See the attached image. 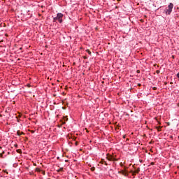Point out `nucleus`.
Masks as SVG:
<instances>
[{
	"label": "nucleus",
	"mask_w": 179,
	"mask_h": 179,
	"mask_svg": "<svg viewBox=\"0 0 179 179\" xmlns=\"http://www.w3.org/2000/svg\"><path fill=\"white\" fill-rule=\"evenodd\" d=\"M17 153H22V150H17Z\"/></svg>",
	"instance_id": "obj_13"
},
{
	"label": "nucleus",
	"mask_w": 179,
	"mask_h": 179,
	"mask_svg": "<svg viewBox=\"0 0 179 179\" xmlns=\"http://www.w3.org/2000/svg\"><path fill=\"white\" fill-rule=\"evenodd\" d=\"M63 170H64V168H60L57 171H63Z\"/></svg>",
	"instance_id": "obj_12"
},
{
	"label": "nucleus",
	"mask_w": 179,
	"mask_h": 179,
	"mask_svg": "<svg viewBox=\"0 0 179 179\" xmlns=\"http://www.w3.org/2000/svg\"><path fill=\"white\" fill-rule=\"evenodd\" d=\"M173 7H174V5L173 4V3H171L168 6V9H166V13L168 14V15H170V13H171V12H173Z\"/></svg>",
	"instance_id": "obj_2"
},
{
	"label": "nucleus",
	"mask_w": 179,
	"mask_h": 179,
	"mask_svg": "<svg viewBox=\"0 0 179 179\" xmlns=\"http://www.w3.org/2000/svg\"><path fill=\"white\" fill-rule=\"evenodd\" d=\"M101 163L102 164H105L106 166L108 165V164H107V162H106V161H104V159H101Z\"/></svg>",
	"instance_id": "obj_6"
},
{
	"label": "nucleus",
	"mask_w": 179,
	"mask_h": 179,
	"mask_svg": "<svg viewBox=\"0 0 179 179\" xmlns=\"http://www.w3.org/2000/svg\"><path fill=\"white\" fill-rule=\"evenodd\" d=\"M64 17V15L61 13H57V17H54V22H56V20H58L59 23H62V17Z\"/></svg>",
	"instance_id": "obj_1"
},
{
	"label": "nucleus",
	"mask_w": 179,
	"mask_h": 179,
	"mask_svg": "<svg viewBox=\"0 0 179 179\" xmlns=\"http://www.w3.org/2000/svg\"><path fill=\"white\" fill-rule=\"evenodd\" d=\"M108 160H109L110 162H117V159L114 158L112 156L108 157H107Z\"/></svg>",
	"instance_id": "obj_3"
},
{
	"label": "nucleus",
	"mask_w": 179,
	"mask_h": 179,
	"mask_svg": "<svg viewBox=\"0 0 179 179\" xmlns=\"http://www.w3.org/2000/svg\"><path fill=\"white\" fill-rule=\"evenodd\" d=\"M139 171H141V169L138 168V169L136 170L135 173H139Z\"/></svg>",
	"instance_id": "obj_9"
},
{
	"label": "nucleus",
	"mask_w": 179,
	"mask_h": 179,
	"mask_svg": "<svg viewBox=\"0 0 179 179\" xmlns=\"http://www.w3.org/2000/svg\"><path fill=\"white\" fill-rule=\"evenodd\" d=\"M138 86L141 87V85L138 83Z\"/></svg>",
	"instance_id": "obj_18"
},
{
	"label": "nucleus",
	"mask_w": 179,
	"mask_h": 179,
	"mask_svg": "<svg viewBox=\"0 0 179 179\" xmlns=\"http://www.w3.org/2000/svg\"><path fill=\"white\" fill-rule=\"evenodd\" d=\"M31 134H34V131H33V130L31 131Z\"/></svg>",
	"instance_id": "obj_17"
},
{
	"label": "nucleus",
	"mask_w": 179,
	"mask_h": 179,
	"mask_svg": "<svg viewBox=\"0 0 179 179\" xmlns=\"http://www.w3.org/2000/svg\"><path fill=\"white\" fill-rule=\"evenodd\" d=\"M117 1H120V0H117Z\"/></svg>",
	"instance_id": "obj_20"
},
{
	"label": "nucleus",
	"mask_w": 179,
	"mask_h": 179,
	"mask_svg": "<svg viewBox=\"0 0 179 179\" xmlns=\"http://www.w3.org/2000/svg\"><path fill=\"white\" fill-rule=\"evenodd\" d=\"M17 134L18 135V136H20V135H23L24 133H23L22 131H17Z\"/></svg>",
	"instance_id": "obj_5"
},
{
	"label": "nucleus",
	"mask_w": 179,
	"mask_h": 179,
	"mask_svg": "<svg viewBox=\"0 0 179 179\" xmlns=\"http://www.w3.org/2000/svg\"><path fill=\"white\" fill-rule=\"evenodd\" d=\"M76 145H78V143H76Z\"/></svg>",
	"instance_id": "obj_19"
},
{
	"label": "nucleus",
	"mask_w": 179,
	"mask_h": 179,
	"mask_svg": "<svg viewBox=\"0 0 179 179\" xmlns=\"http://www.w3.org/2000/svg\"><path fill=\"white\" fill-rule=\"evenodd\" d=\"M86 51L90 55H92V52L90 50H87Z\"/></svg>",
	"instance_id": "obj_7"
},
{
	"label": "nucleus",
	"mask_w": 179,
	"mask_h": 179,
	"mask_svg": "<svg viewBox=\"0 0 179 179\" xmlns=\"http://www.w3.org/2000/svg\"><path fill=\"white\" fill-rule=\"evenodd\" d=\"M94 170H96V168H94V167L91 168V171H94Z\"/></svg>",
	"instance_id": "obj_11"
},
{
	"label": "nucleus",
	"mask_w": 179,
	"mask_h": 179,
	"mask_svg": "<svg viewBox=\"0 0 179 179\" xmlns=\"http://www.w3.org/2000/svg\"><path fill=\"white\" fill-rule=\"evenodd\" d=\"M157 87H153V90H157Z\"/></svg>",
	"instance_id": "obj_15"
},
{
	"label": "nucleus",
	"mask_w": 179,
	"mask_h": 179,
	"mask_svg": "<svg viewBox=\"0 0 179 179\" xmlns=\"http://www.w3.org/2000/svg\"><path fill=\"white\" fill-rule=\"evenodd\" d=\"M3 154H5V151H3L2 153H0V156L1 157H3Z\"/></svg>",
	"instance_id": "obj_8"
},
{
	"label": "nucleus",
	"mask_w": 179,
	"mask_h": 179,
	"mask_svg": "<svg viewBox=\"0 0 179 179\" xmlns=\"http://www.w3.org/2000/svg\"><path fill=\"white\" fill-rule=\"evenodd\" d=\"M122 174L127 177L128 176V173H127V171H122Z\"/></svg>",
	"instance_id": "obj_4"
},
{
	"label": "nucleus",
	"mask_w": 179,
	"mask_h": 179,
	"mask_svg": "<svg viewBox=\"0 0 179 179\" xmlns=\"http://www.w3.org/2000/svg\"><path fill=\"white\" fill-rule=\"evenodd\" d=\"M160 128H162V127H160V126L156 127V129H157L158 131H161V130H160Z\"/></svg>",
	"instance_id": "obj_10"
},
{
	"label": "nucleus",
	"mask_w": 179,
	"mask_h": 179,
	"mask_svg": "<svg viewBox=\"0 0 179 179\" xmlns=\"http://www.w3.org/2000/svg\"><path fill=\"white\" fill-rule=\"evenodd\" d=\"M64 121H68V117H65V118H64Z\"/></svg>",
	"instance_id": "obj_14"
},
{
	"label": "nucleus",
	"mask_w": 179,
	"mask_h": 179,
	"mask_svg": "<svg viewBox=\"0 0 179 179\" xmlns=\"http://www.w3.org/2000/svg\"><path fill=\"white\" fill-rule=\"evenodd\" d=\"M157 73H160V71L157 70Z\"/></svg>",
	"instance_id": "obj_16"
}]
</instances>
